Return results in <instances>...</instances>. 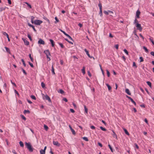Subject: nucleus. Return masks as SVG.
Returning a JSON list of instances; mask_svg holds the SVG:
<instances>
[{
  "label": "nucleus",
  "mask_w": 154,
  "mask_h": 154,
  "mask_svg": "<svg viewBox=\"0 0 154 154\" xmlns=\"http://www.w3.org/2000/svg\"><path fill=\"white\" fill-rule=\"evenodd\" d=\"M50 41L51 43L52 46V47H54V46L55 44H54V41L51 39H50Z\"/></svg>",
  "instance_id": "obj_15"
},
{
  "label": "nucleus",
  "mask_w": 154,
  "mask_h": 154,
  "mask_svg": "<svg viewBox=\"0 0 154 154\" xmlns=\"http://www.w3.org/2000/svg\"><path fill=\"white\" fill-rule=\"evenodd\" d=\"M8 1V4L9 5H11V0H7Z\"/></svg>",
  "instance_id": "obj_63"
},
{
  "label": "nucleus",
  "mask_w": 154,
  "mask_h": 154,
  "mask_svg": "<svg viewBox=\"0 0 154 154\" xmlns=\"http://www.w3.org/2000/svg\"><path fill=\"white\" fill-rule=\"evenodd\" d=\"M123 129L124 130L125 133L128 135L129 136L130 134H129V133H128V131H127V130L126 129H125V128H123Z\"/></svg>",
  "instance_id": "obj_18"
},
{
  "label": "nucleus",
  "mask_w": 154,
  "mask_h": 154,
  "mask_svg": "<svg viewBox=\"0 0 154 154\" xmlns=\"http://www.w3.org/2000/svg\"><path fill=\"white\" fill-rule=\"evenodd\" d=\"M91 129H94L95 128V127L94 126H91Z\"/></svg>",
  "instance_id": "obj_62"
},
{
  "label": "nucleus",
  "mask_w": 154,
  "mask_h": 154,
  "mask_svg": "<svg viewBox=\"0 0 154 154\" xmlns=\"http://www.w3.org/2000/svg\"><path fill=\"white\" fill-rule=\"evenodd\" d=\"M140 14V12L139 10H137L136 12V18H139L140 17L139 15Z\"/></svg>",
  "instance_id": "obj_8"
},
{
  "label": "nucleus",
  "mask_w": 154,
  "mask_h": 154,
  "mask_svg": "<svg viewBox=\"0 0 154 154\" xmlns=\"http://www.w3.org/2000/svg\"><path fill=\"white\" fill-rule=\"evenodd\" d=\"M20 116L21 117V118L23 119L25 121L26 120V118L23 115H21Z\"/></svg>",
  "instance_id": "obj_32"
},
{
  "label": "nucleus",
  "mask_w": 154,
  "mask_h": 154,
  "mask_svg": "<svg viewBox=\"0 0 154 154\" xmlns=\"http://www.w3.org/2000/svg\"><path fill=\"white\" fill-rule=\"evenodd\" d=\"M22 40L23 41L25 45H29V42L24 38H22Z\"/></svg>",
  "instance_id": "obj_7"
},
{
  "label": "nucleus",
  "mask_w": 154,
  "mask_h": 154,
  "mask_svg": "<svg viewBox=\"0 0 154 154\" xmlns=\"http://www.w3.org/2000/svg\"><path fill=\"white\" fill-rule=\"evenodd\" d=\"M125 91L128 95H131V93L130 92L128 88H126L125 90Z\"/></svg>",
  "instance_id": "obj_16"
},
{
  "label": "nucleus",
  "mask_w": 154,
  "mask_h": 154,
  "mask_svg": "<svg viewBox=\"0 0 154 154\" xmlns=\"http://www.w3.org/2000/svg\"><path fill=\"white\" fill-rule=\"evenodd\" d=\"M30 111L28 110H24V111H23V113L24 114H26V113L29 114L30 113Z\"/></svg>",
  "instance_id": "obj_21"
},
{
  "label": "nucleus",
  "mask_w": 154,
  "mask_h": 154,
  "mask_svg": "<svg viewBox=\"0 0 154 154\" xmlns=\"http://www.w3.org/2000/svg\"><path fill=\"white\" fill-rule=\"evenodd\" d=\"M136 26L137 27V29L139 30L140 32L142 31V28L140 24L137 23V24H136Z\"/></svg>",
  "instance_id": "obj_4"
},
{
  "label": "nucleus",
  "mask_w": 154,
  "mask_h": 154,
  "mask_svg": "<svg viewBox=\"0 0 154 154\" xmlns=\"http://www.w3.org/2000/svg\"><path fill=\"white\" fill-rule=\"evenodd\" d=\"M133 66L135 67V68H136L137 67V66L136 65V63L135 62H134L133 63Z\"/></svg>",
  "instance_id": "obj_49"
},
{
  "label": "nucleus",
  "mask_w": 154,
  "mask_h": 154,
  "mask_svg": "<svg viewBox=\"0 0 154 154\" xmlns=\"http://www.w3.org/2000/svg\"><path fill=\"white\" fill-rule=\"evenodd\" d=\"M29 58H30L31 61L33 62V58L32 57V56H31V54H29Z\"/></svg>",
  "instance_id": "obj_31"
},
{
  "label": "nucleus",
  "mask_w": 154,
  "mask_h": 154,
  "mask_svg": "<svg viewBox=\"0 0 154 154\" xmlns=\"http://www.w3.org/2000/svg\"><path fill=\"white\" fill-rule=\"evenodd\" d=\"M103 13L104 14H106V15H108L109 14V12H108V11H103Z\"/></svg>",
  "instance_id": "obj_54"
},
{
  "label": "nucleus",
  "mask_w": 154,
  "mask_h": 154,
  "mask_svg": "<svg viewBox=\"0 0 154 154\" xmlns=\"http://www.w3.org/2000/svg\"><path fill=\"white\" fill-rule=\"evenodd\" d=\"M25 4H26L30 8H32L31 5L30 4H29V3H28L27 2H25Z\"/></svg>",
  "instance_id": "obj_34"
},
{
  "label": "nucleus",
  "mask_w": 154,
  "mask_h": 154,
  "mask_svg": "<svg viewBox=\"0 0 154 154\" xmlns=\"http://www.w3.org/2000/svg\"><path fill=\"white\" fill-rule=\"evenodd\" d=\"M53 143L54 145H56L57 146H60V144L57 141H53Z\"/></svg>",
  "instance_id": "obj_10"
},
{
  "label": "nucleus",
  "mask_w": 154,
  "mask_h": 154,
  "mask_svg": "<svg viewBox=\"0 0 154 154\" xmlns=\"http://www.w3.org/2000/svg\"><path fill=\"white\" fill-rule=\"evenodd\" d=\"M6 8V7H5L4 8H3V7L0 8V11L1 12L3 10H5V8Z\"/></svg>",
  "instance_id": "obj_35"
},
{
  "label": "nucleus",
  "mask_w": 154,
  "mask_h": 154,
  "mask_svg": "<svg viewBox=\"0 0 154 154\" xmlns=\"http://www.w3.org/2000/svg\"><path fill=\"white\" fill-rule=\"evenodd\" d=\"M44 53L46 55H50V53L49 51L48 50H45L44 51Z\"/></svg>",
  "instance_id": "obj_13"
},
{
  "label": "nucleus",
  "mask_w": 154,
  "mask_h": 154,
  "mask_svg": "<svg viewBox=\"0 0 154 154\" xmlns=\"http://www.w3.org/2000/svg\"><path fill=\"white\" fill-rule=\"evenodd\" d=\"M106 85L109 91H110L111 89V87L109 84H106Z\"/></svg>",
  "instance_id": "obj_23"
},
{
  "label": "nucleus",
  "mask_w": 154,
  "mask_h": 154,
  "mask_svg": "<svg viewBox=\"0 0 154 154\" xmlns=\"http://www.w3.org/2000/svg\"><path fill=\"white\" fill-rule=\"evenodd\" d=\"M44 95V94H43V96ZM43 99H45L48 100L49 102L51 103V99L49 96L47 94L45 95H44V96H43Z\"/></svg>",
  "instance_id": "obj_2"
},
{
  "label": "nucleus",
  "mask_w": 154,
  "mask_h": 154,
  "mask_svg": "<svg viewBox=\"0 0 154 154\" xmlns=\"http://www.w3.org/2000/svg\"><path fill=\"white\" fill-rule=\"evenodd\" d=\"M40 154H45V150L42 149L40 150Z\"/></svg>",
  "instance_id": "obj_19"
},
{
  "label": "nucleus",
  "mask_w": 154,
  "mask_h": 154,
  "mask_svg": "<svg viewBox=\"0 0 154 154\" xmlns=\"http://www.w3.org/2000/svg\"><path fill=\"white\" fill-rule=\"evenodd\" d=\"M27 36L31 41H32V38L30 36L29 34H28L27 35Z\"/></svg>",
  "instance_id": "obj_42"
},
{
  "label": "nucleus",
  "mask_w": 154,
  "mask_h": 154,
  "mask_svg": "<svg viewBox=\"0 0 154 154\" xmlns=\"http://www.w3.org/2000/svg\"><path fill=\"white\" fill-rule=\"evenodd\" d=\"M38 43L39 44H42L44 45L45 44V42L42 39L40 38L38 41Z\"/></svg>",
  "instance_id": "obj_9"
},
{
  "label": "nucleus",
  "mask_w": 154,
  "mask_h": 154,
  "mask_svg": "<svg viewBox=\"0 0 154 154\" xmlns=\"http://www.w3.org/2000/svg\"><path fill=\"white\" fill-rule=\"evenodd\" d=\"M98 6L100 8L99 14L100 16H102V4L100 2L98 4Z\"/></svg>",
  "instance_id": "obj_3"
},
{
  "label": "nucleus",
  "mask_w": 154,
  "mask_h": 154,
  "mask_svg": "<svg viewBox=\"0 0 154 154\" xmlns=\"http://www.w3.org/2000/svg\"><path fill=\"white\" fill-rule=\"evenodd\" d=\"M137 18H135V19L134 20V24H137V23H138V21L137 20Z\"/></svg>",
  "instance_id": "obj_38"
},
{
  "label": "nucleus",
  "mask_w": 154,
  "mask_h": 154,
  "mask_svg": "<svg viewBox=\"0 0 154 154\" xmlns=\"http://www.w3.org/2000/svg\"><path fill=\"white\" fill-rule=\"evenodd\" d=\"M59 30H60V31L63 32L65 35L67 34L64 31L62 30L61 29H60Z\"/></svg>",
  "instance_id": "obj_46"
},
{
  "label": "nucleus",
  "mask_w": 154,
  "mask_h": 154,
  "mask_svg": "<svg viewBox=\"0 0 154 154\" xmlns=\"http://www.w3.org/2000/svg\"><path fill=\"white\" fill-rule=\"evenodd\" d=\"M28 25L29 26H30V27H32V29H33V30H34L35 32H36V30L35 29V27H34V26H33V25H32V24H30V23H28Z\"/></svg>",
  "instance_id": "obj_14"
},
{
  "label": "nucleus",
  "mask_w": 154,
  "mask_h": 154,
  "mask_svg": "<svg viewBox=\"0 0 154 154\" xmlns=\"http://www.w3.org/2000/svg\"><path fill=\"white\" fill-rule=\"evenodd\" d=\"M146 83L150 87H151V83L150 82L147 81L146 82Z\"/></svg>",
  "instance_id": "obj_36"
},
{
  "label": "nucleus",
  "mask_w": 154,
  "mask_h": 154,
  "mask_svg": "<svg viewBox=\"0 0 154 154\" xmlns=\"http://www.w3.org/2000/svg\"><path fill=\"white\" fill-rule=\"evenodd\" d=\"M126 97L127 98H128V99H130L131 101L136 106V102L133 100L130 97L126 95Z\"/></svg>",
  "instance_id": "obj_6"
},
{
  "label": "nucleus",
  "mask_w": 154,
  "mask_h": 154,
  "mask_svg": "<svg viewBox=\"0 0 154 154\" xmlns=\"http://www.w3.org/2000/svg\"><path fill=\"white\" fill-rule=\"evenodd\" d=\"M88 75L90 77H91V74L90 72V71H88Z\"/></svg>",
  "instance_id": "obj_56"
},
{
  "label": "nucleus",
  "mask_w": 154,
  "mask_h": 154,
  "mask_svg": "<svg viewBox=\"0 0 154 154\" xmlns=\"http://www.w3.org/2000/svg\"><path fill=\"white\" fill-rule=\"evenodd\" d=\"M2 33L3 34V35L5 36L8 35V34L6 33L5 32H4L3 31H2Z\"/></svg>",
  "instance_id": "obj_52"
},
{
  "label": "nucleus",
  "mask_w": 154,
  "mask_h": 154,
  "mask_svg": "<svg viewBox=\"0 0 154 154\" xmlns=\"http://www.w3.org/2000/svg\"><path fill=\"white\" fill-rule=\"evenodd\" d=\"M55 20L56 21L54 22L55 23H56L57 22H59V20L58 19L57 17H55Z\"/></svg>",
  "instance_id": "obj_39"
},
{
  "label": "nucleus",
  "mask_w": 154,
  "mask_h": 154,
  "mask_svg": "<svg viewBox=\"0 0 154 154\" xmlns=\"http://www.w3.org/2000/svg\"><path fill=\"white\" fill-rule=\"evenodd\" d=\"M66 36H67L68 37V38L70 39L71 40H73V39H72V37L68 34H67L66 35Z\"/></svg>",
  "instance_id": "obj_33"
},
{
  "label": "nucleus",
  "mask_w": 154,
  "mask_h": 154,
  "mask_svg": "<svg viewBox=\"0 0 154 154\" xmlns=\"http://www.w3.org/2000/svg\"><path fill=\"white\" fill-rule=\"evenodd\" d=\"M106 71L107 72V76L108 77H109L110 76V73H109V71H108V70L107 69V70H106Z\"/></svg>",
  "instance_id": "obj_45"
},
{
  "label": "nucleus",
  "mask_w": 154,
  "mask_h": 154,
  "mask_svg": "<svg viewBox=\"0 0 154 154\" xmlns=\"http://www.w3.org/2000/svg\"><path fill=\"white\" fill-rule=\"evenodd\" d=\"M115 48H116L117 49H118L119 48V45L118 44H117L115 45Z\"/></svg>",
  "instance_id": "obj_57"
},
{
  "label": "nucleus",
  "mask_w": 154,
  "mask_h": 154,
  "mask_svg": "<svg viewBox=\"0 0 154 154\" xmlns=\"http://www.w3.org/2000/svg\"><path fill=\"white\" fill-rule=\"evenodd\" d=\"M69 127L71 130L72 134L74 135H75L76 134L74 130L72 128L71 126L70 125H69Z\"/></svg>",
  "instance_id": "obj_11"
},
{
  "label": "nucleus",
  "mask_w": 154,
  "mask_h": 154,
  "mask_svg": "<svg viewBox=\"0 0 154 154\" xmlns=\"http://www.w3.org/2000/svg\"><path fill=\"white\" fill-rule=\"evenodd\" d=\"M70 110L72 113H74L75 112V111L73 109H71Z\"/></svg>",
  "instance_id": "obj_61"
},
{
  "label": "nucleus",
  "mask_w": 154,
  "mask_h": 154,
  "mask_svg": "<svg viewBox=\"0 0 154 154\" xmlns=\"http://www.w3.org/2000/svg\"><path fill=\"white\" fill-rule=\"evenodd\" d=\"M65 40L66 41L68 42L69 43H70L71 44H73V43L72 42H71V41H69V40L68 39H67V38H65Z\"/></svg>",
  "instance_id": "obj_50"
},
{
  "label": "nucleus",
  "mask_w": 154,
  "mask_h": 154,
  "mask_svg": "<svg viewBox=\"0 0 154 154\" xmlns=\"http://www.w3.org/2000/svg\"><path fill=\"white\" fill-rule=\"evenodd\" d=\"M19 144L21 147H23L24 146V144L21 141H20L19 142Z\"/></svg>",
  "instance_id": "obj_27"
},
{
  "label": "nucleus",
  "mask_w": 154,
  "mask_h": 154,
  "mask_svg": "<svg viewBox=\"0 0 154 154\" xmlns=\"http://www.w3.org/2000/svg\"><path fill=\"white\" fill-rule=\"evenodd\" d=\"M98 144L99 146H100V147H102L103 146L102 144L98 142Z\"/></svg>",
  "instance_id": "obj_59"
},
{
  "label": "nucleus",
  "mask_w": 154,
  "mask_h": 154,
  "mask_svg": "<svg viewBox=\"0 0 154 154\" xmlns=\"http://www.w3.org/2000/svg\"><path fill=\"white\" fill-rule=\"evenodd\" d=\"M54 69L53 67V65H52V69H51V72H52V74H55V72H54Z\"/></svg>",
  "instance_id": "obj_24"
},
{
  "label": "nucleus",
  "mask_w": 154,
  "mask_h": 154,
  "mask_svg": "<svg viewBox=\"0 0 154 154\" xmlns=\"http://www.w3.org/2000/svg\"><path fill=\"white\" fill-rule=\"evenodd\" d=\"M44 128L45 129L46 131H48V126L47 125H44Z\"/></svg>",
  "instance_id": "obj_26"
},
{
  "label": "nucleus",
  "mask_w": 154,
  "mask_h": 154,
  "mask_svg": "<svg viewBox=\"0 0 154 154\" xmlns=\"http://www.w3.org/2000/svg\"><path fill=\"white\" fill-rule=\"evenodd\" d=\"M143 48L144 49L145 51L146 52H148L149 51L148 50L147 48L145 46H143Z\"/></svg>",
  "instance_id": "obj_28"
},
{
  "label": "nucleus",
  "mask_w": 154,
  "mask_h": 154,
  "mask_svg": "<svg viewBox=\"0 0 154 154\" xmlns=\"http://www.w3.org/2000/svg\"><path fill=\"white\" fill-rule=\"evenodd\" d=\"M21 69L24 74L25 75H26L27 74V73L22 68H21Z\"/></svg>",
  "instance_id": "obj_44"
},
{
  "label": "nucleus",
  "mask_w": 154,
  "mask_h": 154,
  "mask_svg": "<svg viewBox=\"0 0 154 154\" xmlns=\"http://www.w3.org/2000/svg\"><path fill=\"white\" fill-rule=\"evenodd\" d=\"M84 51H85V52L86 54L88 56V57H90L91 58L93 57L92 56H91L90 55V54H89L88 51L86 49H84Z\"/></svg>",
  "instance_id": "obj_12"
},
{
  "label": "nucleus",
  "mask_w": 154,
  "mask_h": 154,
  "mask_svg": "<svg viewBox=\"0 0 154 154\" xmlns=\"http://www.w3.org/2000/svg\"><path fill=\"white\" fill-rule=\"evenodd\" d=\"M41 86L42 88H44L45 87V84L43 82H42L41 83Z\"/></svg>",
  "instance_id": "obj_48"
},
{
  "label": "nucleus",
  "mask_w": 154,
  "mask_h": 154,
  "mask_svg": "<svg viewBox=\"0 0 154 154\" xmlns=\"http://www.w3.org/2000/svg\"><path fill=\"white\" fill-rule=\"evenodd\" d=\"M30 97L33 100H35L36 99L34 95H32Z\"/></svg>",
  "instance_id": "obj_43"
},
{
  "label": "nucleus",
  "mask_w": 154,
  "mask_h": 154,
  "mask_svg": "<svg viewBox=\"0 0 154 154\" xmlns=\"http://www.w3.org/2000/svg\"><path fill=\"white\" fill-rule=\"evenodd\" d=\"M14 92H15V93L18 96L19 95V93H18V92L16 90H14Z\"/></svg>",
  "instance_id": "obj_60"
},
{
  "label": "nucleus",
  "mask_w": 154,
  "mask_h": 154,
  "mask_svg": "<svg viewBox=\"0 0 154 154\" xmlns=\"http://www.w3.org/2000/svg\"><path fill=\"white\" fill-rule=\"evenodd\" d=\"M22 62L23 63V65H24V66H26V64L25 62V61H24V60H23V59H22L21 60Z\"/></svg>",
  "instance_id": "obj_41"
},
{
  "label": "nucleus",
  "mask_w": 154,
  "mask_h": 154,
  "mask_svg": "<svg viewBox=\"0 0 154 154\" xmlns=\"http://www.w3.org/2000/svg\"><path fill=\"white\" fill-rule=\"evenodd\" d=\"M150 54L154 57V52L152 51L150 53Z\"/></svg>",
  "instance_id": "obj_64"
},
{
  "label": "nucleus",
  "mask_w": 154,
  "mask_h": 154,
  "mask_svg": "<svg viewBox=\"0 0 154 154\" xmlns=\"http://www.w3.org/2000/svg\"><path fill=\"white\" fill-rule=\"evenodd\" d=\"M58 92L62 94H63L64 93V91L61 89H60L58 90Z\"/></svg>",
  "instance_id": "obj_17"
},
{
  "label": "nucleus",
  "mask_w": 154,
  "mask_h": 154,
  "mask_svg": "<svg viewBox=\"0 0 154 154\" xmlns=\"http://www.w3.org/2000/svg\"><path fill=\"white\" fill-rule=\"evenodd\" d=\"M5 49L6 51L10 54L11 53V52L9 49L6 47H5Z\"/></svg>",
  "instance_id": "obj_22"
},
{
  "label": "nucleus",
  "mask_w": 154,
  "mask_h": 154,
  "mask_svg": "<svg viewBox=\"0 0 154 154\" xmlns=\"http://www.w3.org/2000/svg\"><path fill=\"white\" fill-rule=\"evenodd\" d=\"M84 109H85V112L86 113H88V109L86 107L85 105H84Z\"/></svg>",
  "instance_id": "obj_30"
},
{
  "label": "nucleus",
  "mask_w": 154,
  "mask_h": 154,
  "mask_svg": "<svg viewBox=\"0 0 154 154\" xmlns=\"http://www.w3.org/2000/svg\"><path fill=\"white\" fill-rule=\"evenodd\" d=\"M82 72L83 73V74H84L85 73V67H83L82 69Z\"/></svg>",
  "instance_id": "obj_29"
},
{
  "label": "nucleus",
  "mask_w": 154,
  "mask_h": 154,
  "mask_svg": "<svg viewBox=\"0 0 154 154\" xmlns=\"http://www.w3.org/2000/svg\"><path fill=\"white\" fill-rule=\"evenodd\" d=\"M25 144L26 147L30 152H32L33 151V148L32 147L30 142H25Z\"/></svg>",
  "instance_id": "obj_1"
},
{
  "label": "nucleus",
  "mask_w": 154,
  "mask_h": 154,
  "mask_svg": "<svg viewBox=\"0 0 154 154\" xmlns=\"http://www.w3.org/2000/svg\"><path fill=\"white\" fill-rule=\"evenodd\" d=\"M108 146L109 147V148L110 149L111 151L112 152H113V149H112V147H111V146L109 144L108 145Z\"/></svg>",
  "instance_id": "obj_47"
},
{
  "label": "nucleus",
  "mask_w": 154,
  "mask_h": 154,
  "mask_svg": "<svg viewBox=\"0 0 154 154\" xmlns=\"http://www.w3.org/2000/svg\"><path fill=\"white\" fill-rule=\"evenodd\" d=\"M43 18L45 20H46L47 21H48V23L50 24V21L46 17H43Z\"/></svg>",
  "instance_id": "obj_20"
},
{
  "label": "nucleus",
  "mask_w": 154,
  "mask_h": 154,
  "mask_svg": "<svg viewBox=\"0 0 154 154\" xmlns=\"http://www.w3.org/2000/svg\"><path fill=\"white\" fill-rule=\"evenodd\" d=\"M124 51L126 54H127V55H128V51H127V50L126 49H124Z\"/></svg>",
  "instance_id": "obj_53"
},
{
  "label": "nucleus",
  "mask_w": 154,
  "mask_h": 154,
  "mask_svg": "<svg viewBox=\"0 0 154 154\" xmlns=\"http://www.w3.org/2000/svg\"><path fill=\"white\" fill-rule=\"evenodd\" d=\"M140 62H142L143 61V59L142 57H140Z\"/></svg>",
  "instance_id": "obj_55"
},
{
  "label": "nucleus",
  "mask_w": 154,
  "mask_h": 154,
  "mask_svg": "<svg viewBox=\"0 0 154 154\" xmlns=\"http://www.w3.org/2000/svg\"><path fill=\"white\" fill-rule=\"evenodd\" d=\"M149 39L150 41H151V42L152 43V44L154 45V42L153 41L152 38L150 37L149 38Z\"/></svg>",
  "instance_id": "obj_25"
},
{
  "label": "nucleus",
  "mask_w": 154,
  "mask_h": 154,
  "mask_svg": "<svg viewBox=\"0 0 154 154\" xmlns=\"http://www.w3.org/2000/svg\"><path fill=\"white\" fill-rule=\"evenodd\" d=\"M49 55H46L47 58L48 59V61H49L51 60V59L49 57Z\"/></svg>",
  "instance_id": "obj_58"
},
{
  "label": "nucleus",
  "mask_w": 154,
  "mask_h": 154,
  "mask_svg": "<svg viewBox=\"0 0 154 154\" xmlns=\"http://www.w3.org/2000/svg\"><path fill=\"white\" fill-rule=\"evenodd\" d=\"M83 139L84 140H85L86 141H88V138L87 137H83Z\"/></svg>",
  "instance_id": "obj_51"
},
{
  "label": "nucleus",
  "mask_w": 154,
  "mask_h": 154,
  "mask_svg": "<svg viewBox=\"0 0 154 154\" xmlns=\"http://www.w3.org/2000/svg\"><path fill=\"white\" fill-rule=\"evenodd\" d=\"M100 128L102 131H106V129H105V128H103V127H102V126H100Z\"/></svg>",
  "instance_id": "obj_37"
},
{
  "label": "nucleus",
  "mask_w": 154,
  "mask_h": 154,
  "mask_svg": "<svg viewBox=\"0 0 154 154\" xmlns=\"http://www.w3.org/2000/svg\"><path fill=\"white\" fill-rule=\"evenodd\" d=\"M42 23V21L40 20H36L34 21V23L35 25H39Z\"/></svg>",
  "instance_id": "obj_5"
},
{
  "label": "nucleus",
  "mask_w": 154,
  "mask_h": 154,
  "mask_svg": "<svg viewBox=\"0 0 154 154\" xmlns=\"http://www.w3.org/2000/svg\"><path fill=\"white\" fill-rule=\"evenodd\" d=\"M59 45H60V47L62 48H63L64 47V46H63V44L61 43H58Z\"/></svg>",
  "instance_id": "obj_40"
}]
</instances>
